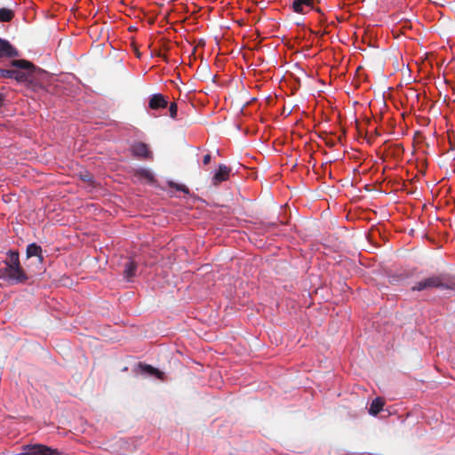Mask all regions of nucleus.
<instances>
[{
    "label": "nucleus",
    "mask_w": 455,
    "mask_h": 455,
    "mask_svg": "<svg viewBox=\"0 0 455 455\" xmlns=\"http://www.w3.org/2000/svg\"><path fill=\"white\" fill-rule=\"evenodd\" d=\"M411 17H413V13L411 12L410 16H404L400 18V35L404 34L403 29H411Z\"/></svg>",
    "instance_id": "nucleus-15"
},
{
    "label": "nucleus",
    "mask_w": 455,
    "mask_h": 455,
    "mask_svg": "<svg viewBox=\"0 0 455 455\" xmlns=\"http://www.w3.org/2000/svg\"><path fill=\"white\" fill-rule=\"evenodd\" d=\"M406 187H407V185H406V183H405V181H404V182L403 183V185H401V184H400L399 191H403V190H405L407 194H411V191L407 190V188H406Z\"/></svg>",
    "instance_id": "nucleus-20"
},
{
    "label": "nucleus",
    "mask_w": 455,
    "mask_h": 455,
    "mask_svg": "<svg viewBox=\"0 0 455 455\" xmlns=\"http://www.w3.org/2000/svg\"><path fill=\"white\" fill-rule=\"evenodd\" d=\"M384 402L381 398H375L370 404L369 413L372 416H376L379 412L383 410Z\"/></svg>",
    "instance_id": "nucleus-10"
},
{
    "label": "nucleus",
    "mask_w": 455,
    "mask_h": 455,
    "mask_svg": "<svg viewBox=\"0 0 455 455\" xmlns=\"http://www.w3.org/2000/svg\"><path fill=\"white\" fill-rule=\"evenodd\" d=\"M432 288L454 289L455 283H446L442 275L429 276L424 280L418 282L411 289L412 291H423Z\"/></svg>",
    "instance_id": "nucleus-2"
},
{
    "label": "nucleus",
    "mask_w": 455,
    "mask_h": 455,
    "mask_svg": "<svg viewBox=\"0 0 455 455\" xmlns=\"http://www.w3.org/2000/svg\"><path fill=\"white\" fill-rule=\"evenodd\" d=\"M169 112H170V116L172 118H175L176 117V115H177V105H176V103H172L170 105Z\"/></svg>",
    "instance_id": "nucleus-18"
},
{
    "label": "nucleus",
    "mask_w": 455,
    "mask_h": 455,
    "mask_svg": "<svg viewBox=\"0 0 455 455\" xmlns=\"http://www.w3.org/2000/svg\"><path fill=\"white\" fill-rule=\"evenodd\" d=\"M0 276L12 283H22L27 280V275L20 266L19 254L11 251L9 260L5 267L0 269Z\"/></svg>",
    "instance_id": "nucleus-1"
},
{
    "label": "nucleus",
    "mask_w": 455,
    "mask_h": 455,
    "mask_svg": "<svg viewBox=\"0 0 455 455\" xmlns=\"http://www.w3.org/2000/svg\"><path fill=\"white\" fill-rule=\"evenodd\" d=\"M16 55L17 52L12 48L9 42L0 39V57H12Z\"/></svg>",
    "instance_id": "nucleus-9"
},
{
    "label": "nucleus",
    "mask_w": 455,
    "mask_h": 455,
    "mask_svg": "<svg viewBox=\"0 0 455 455\" xmlns=\"http://www.w3.org/2000/svg\"><path fill=\"white\" fill-rule=\"evenodd\" d=\"M142 172H143V174L145 175V177H146V178H148V179H149V180H151V179H152V174H151V172H148V171H146V170H145V171H143Z\"/></svg>",
    "instance_id": "nucleus-22"
},
{
    "label": "nucleus",
    "mask_w": 455,
    "mask_h": 455,
    "mask_svg": "<svg viewBox=\"0 0 455 455\" xmlns=\"http://www.w3.org/2000/svg\"><path fill=\"white\" fill-rule=\"evenodd\" d=\"M141 372L148 376H155L157 379H164V372L158 371L157 369L150 366V365H140Z\"/></svg>",
    "instance_id": "nucleus-11"
},
{
    "label": "nucleus",
    "mask_w": 455,
    "mask_h": 455,
    "mask_svg": "<svg viewBox=\"0 0 455 455\" xmlns=\"http://www.w3.org/2000/svg\"><path fill=\"white\" fill-rule=\"evenodd\" d=\"M136 271V264L130 260L125 264L124 267V275L125 277L130 280L132 276L135 275Z\"/></svg>",
    "instance_id": "nucleus-14"
},
{
    "label": "nucleus",
    "mask_w": 455,
    "mask_h": 455,
    "mask_svg": "<svg viewBox=\"0 0 455 455\" xmlns=\"http://www.w3.org/2000/svg\"><path fill=\"white\" fill-rule=\"evenodd\" d=\"M24 455H60V452L44 444H28L23 446Z\"/></svg>",
    "instance_id": "nucleus-4"
},
{
    "label": "nucleus",
    "mask_w": 455,
    "mask_h": 455,
    "mask_svg": "<svg viewBox=\"0 0 455 455\" xmlns=\"http://www.w3.org/2000/svg\"><path fill=\"white\" fill-rule=\"evenodd\" d=\"M166 106L167 101L164 99V97L160 93L152 95V97L149 100V107L152 109L164 108Z\"/></svg>",
    "instance_id": "nucleus-8"
},
{
    "label": "nucleus",
    "mask_w": 455,
    "mask_h": 455,
    "mask_svg": "<svg viewBox=\"0 0 455 455\" xmlns=\"http://www.w3.org/2000/svg\"><path fill=\"white\" fill-rule=\"evenodd\" d=\"M132 153L138 157L148 158L151 153L148 146L144 143H135L132 148Z\"/></svg>",
    "instance_id": "nucleus-7"
},
{
    "label": "nucleus",
    "mask_w": 455,
    "mask_h": 455,
    "mask_svg": "<svg viewBox=\"0 0 455 455\" xmlns=\"http://www.w3.org/2000/svg\"><path fill=\"white\" fill-rule=\"evenodd\" d=\"M413 234H414V229L411 228L410 231H409V235H413Z\"/></svg>",
    "instance_id": "nucleus-23"
},
{
    "label": "nucleus",
    "mask_w": 455,
    "mask_h": 455,
    "mask_svg": "<svg viewBox=\"0 0 455 455\" xmlns=\"http://www.w3.org/2000/svg\"><path fill=\"white\" fill-rule=\"evenodd\" d=\"M12 66L17 68V69H12V79L18 82H26L28 80L32 68L30 62L23 60H12Z\"/></svg>",
    "instance_id": "nucleus-3"
},
{
    "label": "nucleus",
    "mask_w": 455,
    "mask_h": 455,
    "mask_svg": "<svg viewBox=\"0 0 455 455\" xmlns=\"http://www.w3.org/2000/svg\"><path fill=\"white\" fill-rule=\"evenodd\" d=\"M12 69L0 68V77L12 78Z\"/></svg>",
    "instance_id": "nucleus-17"
},
{
    "label": "nucleus",
    "mask_w": 455,
    "mask_h": 455,
    "mask_svg": "<svg viewBox=\"0 0 455 455\" xmlns=\"http://www.w3.org/2000/svg\"><path fill=\"white\" fill-rule=\"evenodd\" d=\"M230 173V168L225 164H220L219 169L213 175L212 183L218 185L219 183L225 181L228 179Z\"/></svg>",
    "instance_id": "nucleus-5"
},
{
    "label": "nucleus",
    "mask_w": 455,
    "mask_h": 455,
    "mask_svg": "<svg viewBox=\"0 0 455 455\" xmlns=\"http://www.w3.org/2000/svg\"><path fill=\"white\" fill-rule=\"evenodd\" d=\"M292 9L298 13H306L312 9L311 0H293Z\"/></svg>",
    "instance_id": "nucleus-6"
},
{
    "label": "nucleus",
    "mask_w": 455,
    "mask_h": 455,
    "mask_svg": "<svg viewBox=\"0 0 455 455\" xmlns=\"http://www.w3.org/2000/svg\"><path fill=\"white\" fill-rule=\"evenodd\" d=\"M13 17V12L7 8H1L0 9V21L2 22H8L10 21Z\"/></svg>",
    "instance_id": "nucleus-16"
},
{
    "label": "nucleus",
    "mask_w": 455,
    "mask_h": 455,
    "mask_svg": "<svg viewBox=\"0 0 455 455\" xmlns=\"http://www.w3.org/2000/svg\"><path fill=\"white\" fill-rule=\"evenodd\" d=\"M400 74L402 77L400 78V84L403 81L405 84H410L412 80L411 76V69L408 66H405L404 63L400 65Z\"/></svg>",
    "instance_id": "nucleus-13"
},
{
    "label": "nucleus",
    "mask_w": 455,
    "mask_h": 455,
    "mask_svg": "<svg viewBox=\"0 0 455 455\" xmlns=\"http://www.w3.org/2000/svg\"><path fill=\"white\" fill-rule=\"evenodd\" d=\"M41 253H42L41 247L36 245V243H31L27 248V256L28 258L38 257L39 260L41 261L43 259Z\"/></svg>",
    "instance_id": "nucleus-12"
},
{
    "label": "nucleus",
    "mask_w": 455,
    "mask_h": 455,
    "mask_svg": "<svg viewBox=\"0 0 455 455\" xmlns=\"http://www.w3.org/2000/svg\"><path fill=\"white\" fill-rule=\"evenodd\" d=\"M177 190L182 191L184 193H188V189L185 185H174Z\"/></svg>",
    "instance_id": "nucleus-19"
},
{
    "label": "nucleus",
    "mask_w": 455,
    "mask_h": 455,
    "mask_svg": "<svg viewBox=\"0 0 455 455\" xmlns=\"http://www.w3.org/2000/svg\"><path fill=\"white\" fill-rule=\"evenodd\" d=\"M211 161V155L207 154L204 156L203 163L204 164H208Z\"/></svg>",
    "instance_id": "nucleus-21"
}]
</instances>
